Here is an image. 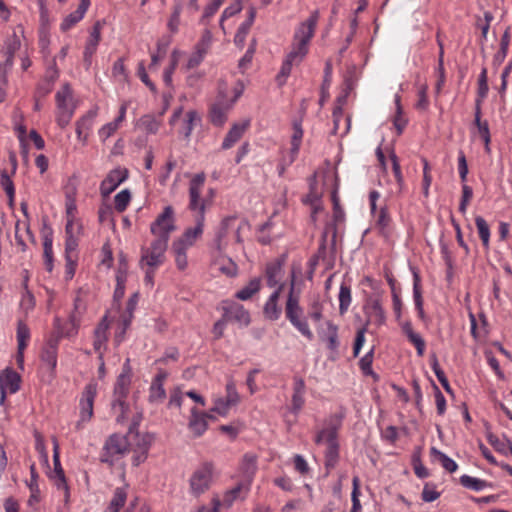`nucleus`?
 Instances as JSON below:
<instances>
[{
	"label": "nucleus",
	"mask_w": 512,
	"mask_h": 512,
	"mask_svg": "<svg viewBox=\"0 0 512 512\" xmlns=\"http://www.w3.org/2000/svg\"><path fill=\"white\" fill-rule=\"evenodd\" d=\"M42 361L48 366L50 370L55 369L57 365V342L51 341L49 342L43 352H42Z\"/></svg>",
	"instance_id": "obj_37"
},
{
	"label": "nucleus",
	"mask_w": 512,
	"mask_h": 512,
	"mask_svg": "<svg viewBox=\"0 0 512 512\" xmlns=\"http://www.w3.org/2000/svg\"><path fill=\"white\" fill-rule=\"evenodd\" d=\"M130 200H131V194L128 189H124V190L120 191L114 197L115 209L118 212H123L127 208L128 204L130 203Z\"/></svg>",
	"instance_id": "obj_57"
},
{
	"label": "nucleus",
	"mask_w": 512,
	"mask_h": 512,
	"mask_svg": "<svg viewBox=\"0 0 512 512\" xmlns=\"http://www.w3.org/2000/svg\"><path fill=\"white\" fill-rule=\"evenodd\" d=\"M30 480L27 482V486L30 490V497L28 499V504L33 506L40 501V489L38 485V474L36 472L35 464L32 463L30 465Z\"/></svg>",
	"instance_id": "obj_31"
},
{
	"label": "nucleus",
	"mask_w": 512,
	"mask_h": 512,
	"mask_svg": "<svg viewBox=\"0 0 512 512\" xmlns=\"http://www.w3.org/2000/svg\"><path fill=\"white\" fill-rule=\"evenodd\" d=\"M488 440H489L490 444L499 452L506 454V455L508 453H510L512 455V443L510 440H508V439L500 440L493 435H490L488 437Z\"/></svg>",
	"instance_id": "obj_56"
},
{
	"label": "nucleus",
	"mask_w": 512,
	"mask_h": 512,
	"mask_svg": "<svg viewBox=\"0 0 512 512\" xmlns=\"http://www.w3.org/2000/svg\"><path fill=\"white\" fill-rule=\"evenodd\" d=\"M285 314L291 325L306 339L312 340L314 335L309 326L304 310L300 305L299 295L295 293L294 279L291 281L290 290L285 304Z\"/></svg>",
	"instance_id": "obj_3"
},
{
	"label": "nucleus",
	"mask_w": 512,
	"mask_h": 512,
	"mask_svg": "<svg viewBox=\"0 0 512 512\" xmlns=\"http://www.w3.org/2000/svg\"><path fill=\"white\" fill-rule=\"evenodd\" d=\"M201 123V117L196 110H189L184 117L179 128V133L185 138H189L194 128Z\"/></svg>",
	"instance_id": "obj_29"
},
{
	"label": "nucleus",
	"mask_w": 512,
	"mask_h": 512,
	"mask_svg": "<svg viewBox=\"0 0 512 512\" xmlns=\"http://www.w3.org/2000/svg\"><path fill=\"white\" fill-rule=\"evenodd\" d=\"M29 339H30L29 328L23 322H19L18 327H17L18 350H25Z\"/></svg>",
	"instance_id": "obj_55"
},
{
	"label": "nucleus",
	"mask_w": 512,
	"mask_h": 512,
	"mask_svg": "<svg viewBox=\"0 0 512 512\" xmlns=\"http://www.w3.org/2000/svg\"><path fill=\"white\" fill-rule=\"evenodd\" d=\"M38 45L41 54L44 57H48L51 53L50 45H51V36L49 31L46 28H42L39 32V40Z\"/></svg>",
	"instance_id": "obj_54"
},
{
	"label": "nucleus",
	"mask_w": 512,
	"mask_h": 512,
	"mask_svg": "<svg viewBox=\"0 0 512 512\" xmlns=\"http://www.w3.org/2000/svg\"><path fill=\"white\" fill-rule=\"evenodd\" d=\"M241 10H242V3L240 0H236L234 3H232L231 5H229L228 7H226L224 9V11L222 12V15L220 17V21H219L220 28L224 33H226L225 26H224L225 20L238 14L239 12H241Z\"/></svg>",
	"instance_id": "obj_51"
},
{
	"label": "nucleus",
	"mask_w": 512,
	"mask_h": 512,
	"mask_svg": "<svg viewBox=\"0 0 512 512\" xmlns=\"http://www.w3.org/2000/svg\"><path fill=\"white\" fill-rule=\"evenodd\" d=\"M228 403L236 406L240 402V395L237 392L236 385L232 379L226 384V397Z\"/></svg>",
	"instance_id": "obj_61"
},
{
	"label": "nucleus",
	"mask_w": 512,
	"mask_h": 512,
	"mask_svg": "<svg viewBox=\"0 0 512 512\" xmlns=\"http://www.w3.org/2000/svg\"><path fill=\"white\" fill-rule=\"evenodd\" d=\"M135 436H136L137 442L135 444L134 449H137V450H140L143 452L144 451L148 452L150 449V446L152 444V441H153V436L148 433H146V434L137 433Z\"/></svg>",
	"instance_id": "obj_62"
},
{
	"label": "nucleus",
	"mask_w": 512,
	"mask_h": 512,
	"mask_svg": "<svg viewBox=\"0 0 512 512\" xmlns=\"http://www.w3.org/2000/svg\"><path fill=\"white\" fill-rule=\"evenodd\" d=\"M342 426V416L331 414L317 427L314 442L317 445H326V466L333 467L338 459V431Z\"/></svg>",
	"instance_id": "obj_2"
},
{
	"label": "nucleus",
	"mask_w": 512,
	"mask_h": 512,
	"mask_svg": "<svg viewBox=\"0 0 512 512\" xmlns=\"http://www.w3.org/2000/svg\"><path fill=\"white\" fill-rule=\"evenodd\" d=\"M128 106L129 103L127 101L123 102L119 108V115L117 116V118L114 121L104 124L98 130V136L102 142H105L118 130V128L126 118Z\"/></svg>",
	"instance_id": "obj_22"
},
{
	"label": "nucleus",
	"mask_w": 512,
	"mask_h": 512,
	"mask_svg": "<svg viewBox=\"0 0 512 512\" xmlns=\"http://www.w3.org/2000/svg\"><path fill=\"white\" fill-rule=\"evenodd\" d=\"M233 406L234 405L228 403L225 398L219 397L214 400V405L211 411L221 416H226L229 413L230 408Z\"/></svg>",
	"instance_id": "obj_63"
},
{
	"label": "nucleus",
	"mask_w": 512,
	"mask_h": 512,
	"mask_svg": "<svg viewBox=\"0 0 512 512\" xmlns=\"http://www.w3.org/2000/svg\"><path fill=\"white\" fill-rule=\"evenodd\" d=\"M222 308L227 320L235 321L241 326H247L250 323L249 312L241 304L225 301Z\"/></svg>",
	"instance_id": "obj_19"
},
{
	"label": "nucleus",
	"mask_w": 512,
	"mask_h": 512,
	"mask_svg": "<svg viewBox=\"0 0 512 512\" xmlns=\"http://www.w3.org/2000/svg\"><path fill=\"white\" fill-rule=\"evenodd\" d=\"M402 330L409 341L415 346L418 356H423L425 351V342L423 338L413 330L411 323L405 322L402 325Z\"/></svg>",
	"instance_id": "obj_33"
},
{
	"label": "nucleus",
	"mask_w": 512,
	"mask_h": 512,
	"mask_svg": "<svg viewBox=\"0 0 512 512\" xmlns=\"http://www.w3.org/2000/svg\"><path fill=\"white\" fill-rule=\"evenodd\" d=\"M97 395V384L89 383L85 386L84 391L82 392L79 406H80V420L77 422V428L81 426V424L90 421L93 416V405L94 400Z\"/></svg>",
	"instance_id": "obj_14"
},
{
	"label": "nucleus",
	"mask_w": 512,
	"mask_h": 512,
	"mask_svg": "<svg viewBox=\"0 0 512 512\" xmlns=\"http://www.w3.org/2000/svg\"><path fill=\"white\" fill-rule=\"evenodd\" d=\"M283 288L284 284H280L269 296L264 305L263 313L265 317L269 320L276 321L281 316L282 308L279 305V299Z\"/></svg>",
	"instance_id": "obj_21"
},
{
	"label": "nucleus",
	"mask_w": 512,
	"mask_h": 512,
	"mask_svg": "<svg viewBox=\"0 0 512 512\" xmlns=\"http://www.w3.org/2000/svg\"><path fill=\"white\" fill-rule=\"evenodd\" d=\"M183 9V4L181 1H175V5L173 7V12L168 20L167 27L168 30L175 34L179 30L180 26V16Z\"/></svg>",
	"instance_id": "obj_45"
},
{
	"label": "nucleus",
	"mask_w": 512,
	"mask_h": 512,
	"mask_svg": "<svg viewBox=\"0 0 512 512\" xmlns=\"http://www.w3.org/2000/svg\"><path fill=\"white\" fill-rule=\"evenodd\" d=\"M213 479V465L204 463L197 468L190 477V492L194 496H199L207 491Z\"/></svg>",
	"instance_id": "obj_11"
},
{
	"label": "nucleus",
	"mask_w": 512,
	"mask_h": 512,
	"mask_svg": "<svg viewBox=\"0 0 512 512\" xmlns=\"http://www.w3.org/2000/svg\"><path fill=\"white\" fill-rule=\"evenodd\" d=\"M55 103V120L57 125L63 129L70 123L79 104L78 99L68 83H64L56 92Z\"/></svg>",
	"instance_id": "obj_4"
},
{
	"label": "nucleus",
	"mask_w": 512,
	"mask_h": 512,
	"mask_svg": "<svg viewBox=\"0 0 512 512\" xmlns=\"http://www.w3.org/2000/svg\"><path fill=\"white\" fill-rule=\"evenodd\" d=\"M206 176L204 173H198L191 179L189 183V209L197 212L196 216L205 218V210L209 204L208 198L201 197Z\"/></svg>",
	"instance_id": "obj_9"
},
{
	"label": "nucleus",
	"mask_w": 512,
	"mask_h": 512,
	"mask_svg": "<svg viewBox=\"0 0 512 512\" xmlns=\"http://www.w3.org/2000/svg\"><path fill=\"white\" fill-rule=\"evenodd\" d=\"M128 178V170L124 167H116L111 170L100 184L101 195L107 197L115 191Z\"/></svg>",
	"instance_id": "obj_16"
},
{
	"label": "nucleus",
	"mask_w": 512,
	"mask_h": 512,
	"mask_svg": "<svg viewBox=\"0 0 512 512\" xmlns=\"http://www.w3.org/2000/svg\"><path fill=\"white\" fill-rule=\"evenodd\" d=\"M256 12L254 8H250L248 11V17L247 19L239 26L235 37H234V43L242 48L244 46L246 37L248 35V32L253 25V22L255 20Z\"/></svg>",
	"instance_id": "obj_30"
},
{
	"label": "nucleus",
	"mask_w": 512,
	"mask_h": 512,
	"mask_svg": "<svg viewBox=\"0 0 512 512\" xmlns=\"http://www.w3.org/2000/svg\"><path fill=\"white\" fill-rule=\"evenodd\" d=\"M204 221L203 215L196 216L195 225L185 229L184 233L178 239L191 248L203 234Z\"/></svg>",
	"instance_id": "obj_26"
},
{
	"label": "nucleus",
	"mask_w": 512,
	"mask_h": 512,
	"mask_svg": "<svg viewBox=\"0 0 512 512\" xmlns=\"http://www.w3.org/2000/svg\"><path fill=\"white\" fill-rule=\"evenodd\" d=\"M130 384L131 375L127 360L126 363L124 364L123 371L117 377L114 386L112 410L116 415L117 422L119 423L124 422L127 418L128 404L126 403V398L129 393Z\"/></svg>",
	"instance_id": "obj_5"
},
{
	"label": "nucleus",
	"mask_w": 512,
	"mask_h": 512,
	"mask_svg": "<svg viewBox=\"0 0 512 512\" xmlns=\"http://www.w3.org/2000/svg\"><path fill=\"white\" fill-rule=\"evenodd\" d=\"M130 443L126 436L112 434L105 441L101 453V461L110 465L124 457L129 451Z\"/></svg>",
	"instance_id": "obj_7"
},
{
	"label": "nucleus",
	"mask_w": 512,
	"mask_h": 512,
	"mask_svg": "<svg viewBox=\"0 0 512 512\" xmlns=\"http://www.w3.org/2000/svg\"><path fill=\"white\" fill-rule=\"evenodd\" d=\"M139 125L147 133L155 134L160 127V121L152 115H145L139 120Z\"/></svg>",
	"instance_id": "obj_53"
},
{
	"label": "nucleus",
	"mask_w": 512,
	"mask_h": 512,
	"mask_svg": "<svg viewBox=\"0 0 512 512\" xmlns=\"http://www.w3.org/2000/svg\"><path fill=\"white\" fill-rule=\"evenodd\" d=\"M97 115L98 107L96 106L91 108L86 114L76 121V135L78 141H80L82 145L87 144L90 131L92 130Z\"/></svg>",
	"instance_id": "obj_17"
},
{
	"label": "nucleus",
	"mask_w": 512,
	"mask_h": 512,
	"mask_svg": "<svg viewBox=\"0 0 512 512\" xmlns=\"http://www.w3.org/2000/svg\"><path fill=\"white\" fill-rule=\"evenodd\" d=\"M394 102L396 106V115L393 119V124L397 129L398 134H401L407 124V119L403 116L401 97L399 94L395 95Z\"/></svg>",
	"instance_id": "obj_46"
},
{
	"label": "nucleus",
	"mask_w": 512,
	"mask_h": 512,
	"mask_svg": "<svg viewBox=\"0 0 512 512\" xmlns=\"http://www.w3.org/2000/svg\"><path fill=\"white\" fill-rule=\"evenodd\" d=\"M85 13L86 12L77 8L74 12L70 13L63 19V21L60 25V29L63 32L70 30L73 26H75L84 17Z\"/></svg>",
	"instance_id": "obj_50"
},
{
	"label": "nucleus",
	"mask_w": 512,
	"mask_h": 512,
	"mask_svg": "<svg viewBox=\"0 0 512 512\" xmlns=\"http://www.w3.org/2000/svg\"><path fill=\"white\" fill-rule=\"evenodd\" d=\"M318 20L319 12L315 10L295 29L291 50L285 57L281 69L276 76L279 86H283L287 82L292 67L298 66L308 54L309 43L314 36Z\"/></svg>",
	"instance_id": "obj_1"
},
{
	"label": "nucleus",
	"mask_w": 512,
	"mask_h": 512,
	"mask_svg": "<svg viewBox=\"0 0 512 512\" xmlns=\"http://www.w3.org/2000/svg\"><path fill=\"white\" fill-rule=\"evenodd\" d=\"M212 266L228 277H234L238 272L236 263L224 253L212 252Z\"/></svg>",
	"instance_id": "obj_23"
},
{
	"label": "nucleus",
	"mask_w": 512,
	"mask_h": 512,
	"mask_svg": "<svg viewBox=\"0 0 512 512\" xmlns=\"http://www.w3.org/2000/svg\"><path fill=\"white\" fill-rule=\"evenodd\" d=\"M460 483L463 487L477 492L482 491L489 486V484L485 480L472 477L469 475H462L460 477Z\"/></svg>",
	"instance_id": "obj_44"
},
{
	"label": "nucleus",
	"mask_w": 512,
	"mask_h": 512,
	"mask_svg": "<svg viewBox=\"0 0 512 512\" xmlns=\"http://www.w3.org/2000/svg\"><path fill=\"white\" fill-rule=\"evenodd\" d=\"M473 197V190L467 184H462V196L459 204V211L464 215L467 212V207L469 205L470 200Z\"/></svg>",
	"instance_id": "obj_59"
},
{
	"label": "nucleus",
	"mask_w": 512,
	"mask_h": 512,
	"mask_svg": "<svg viewBox=\"0 0 512 512\" xmlns=\"http://www.w3.org/2000/svg\"><path fill=\"white\" fill-rule=\"evenodd\" d=\"M250 123L251 121L249 118L233 123L223 139L221 148L223 150H227L233 147L242 138L246 130L249 128Z\"/></svg>",
	"instance_id": "obj_20"
},
{
	"label": "nucleus",
	"mask_w": 512,
	"mask_h": 512,
	"mask_svg": "<svg viewBox=\"0 0 512 512\" xmlns=\"http://www.w3.org/2000/svg\"><path fill=\"white\" fill-rule=\"evenodd\" d=\"M182 52L180 50L174 49L171 52L170 56V65L164 70L163 80L167 86H171L172 84V75L179 63V60L182 56Z\"/></svg>",
	"instance_id": "obj_42"
},
{
	"label": "nucleus",
	"mask_w": 512,
	"mask_h": 512,
	"mask_svg": "<svg viewBox=\"0 0 512 512\" xmlns=\"http://www.w3.org/2000/svg\"><path fill=\"white\" fill-rule=\"evenodd\" d=\"M66 237L79 238L82 233V225L77 219L66 221Z\"/></svg>",
	"instance_id": "obj_64"
},
{
	"label": "nucleus",
	"mask_w": 512,
	"mask_h": 512,
	"mask_svg": "<svg viewBox=\"0 0 512 512\" xmlns=\"http://www.w3.org/2000/svg\"><path fill=\"white\" fill-rule=\"evenodd\" d=\"M166 378V373L160 372L153 379L149 389V401L151 403H160L166 396L163 382Z\"/></svg>",
	"instance_id": "obj_28"
},
{
	"label": "nucleus",
	"mask_w": 512,
	"mask_h": 512,
	"mask_svg": "<svg viewBox=\"0 0 512 512\" xmlns=\"http://www.w3.org/2000/svg\"><path fill=\"white\" fill-rule=\"evenodd\" d=\"M100 39H101L100 24L96 23L90 32V35L86 42L84 53H83L84 62L87 66H90L92 63V57L97 50Z\"/></svg>",
	"instance_id": "obj_25"
},
{
	"label": "nucleus",
	"mask_w": 512,
	"mask_h": 512,
	"mask_svg": "<svg viewBox=\"0 0 512 512\" xmlns=\"http://www.w3.org/2000/svg\"><path fill=\"white\" fill-rule=\"evenodd\" d=\"M168 242L155 238L148 247L141 250L140 264L147 268H157L164 263Z\"/></svg>",
	"instance_id": "obj_8"
},
{
	"label": "nucleus",
	"mask_w": 512,
	"mask_h": 512,
	"mask_svg": "<svg viewBox=\"0 0 512 512\" xmlns=\"http://www.w3.org/2000/svg\"><path fill=\"white\" fill-rule=\"evenodd\" d=\"M475 224L482 244L484 248L488 250L490 247V229L488 223L483 217L477 216L475 218Z\"/></svg>",
	"instance_id": "obj_43"
},
{
	"label": "nucleus",
	"mask_w": 512,
	"mask_h": 512,
	"mask_svg": "<svg viewBox=\"0 0 512 512\" xmlns=\"http://www.w3.org/2000/svg\"><path fill=\"white\" fill-rule=\"evenodd\" d=\"M413 298L416 310L421 319H424L423 299L420 290V278L417 273H414V284H413Z\"/></svg>",
	"instance_id": "obj_48"
},
{
	"label": "nucleus",
	"mask_w": 512,
	"mask_h": 512,
	"mask_svg": "<svg viewBox=\"0 0 512 512\" xmlns=\"http://www.w3.org/2000/svg\"><path fill=\"white\" fill-rule=\"evenodd\" d=\"M19 30L20 35L14 30L12 35L5 41L7 59L3 64H0V74L3 78L5 77L6 71L13 66L15 53L22 48V38H24V36L22 29L19 28Z\"/></svg>",
	"instance_id": "obj_15"
},
{
	"label": "nucleus",
	"mask_w": 512,
	"mask_h": 512,
	"mask_svg": "<svg viewBox=\"0 0 512 512\" xmlns=\"http://www.w3.org/2000/svg\"><path fill=\"white\" fill-rule=\"evenodd\" d=\"M302 138H303V130H302L301 123L298 121H295L293 123V133L291 136V160H290V162H292L295 159V157L297 156L300 146H301Z\"/></svg>",
	"instance_id": "obj_38"
},
{
	"label": "nucleus",
	"mask_w": 512,
	"mask_h": 512,
	"mask_svg": "<svg viewBox=\"0 0 512 512\" xmlns=\"http://www.w3.org/2000/svg\"><path fill=\"white\" fill-rule=\"evenodd\" d=\"M43 258L46 270L51 272L53 270V240L50 235L43 237Z\"/></svg>",
	"instance_id": "obj_41"
},
{
	"label": "nucleus",
	"mask_w": 512,
	"mask_h": 512,
	"mask_svg": "<svg viewBox=\"0 0 512 512\" xmlns=\"http://www.w3.org/2000/svg\"><path fill=\"white\" fill-rule=\"evenodd\" d=\"M54 484L59 493V497L62 498L64 505L68 506L70 502V490L67 485L65 475L62 469L57 471V476H54Z\"/></svg>",
	"instance_id": "obj_35"
},
{
	"label": "nucleus",
	"mask_w": 512,
	"mask_h": 512,
	"mask_svg": "<svg viewBox=\"0 0 512 512\" xmlns=\"http://www.w3.org/2000/svg\"><path fill=\"white\" fill-rule=\"evenodd\" d=\"M20 377L12 369L7 368L0 373V404H3L7 393H15L19 389Z\"/></svg>",
	"instance_id": "obj_18"
},
{
	"label": "nucleus",
	"mask_w": 512,
	"mask_h": 512,
	"mask_svg": "<svg viewBox=\"0 0 512 512\" xmlns=\"http://www.w3.org/2000/svg\"><path fill=\"white\" fill-rule=\"evenodd\" d=\"M233 108V101H228V98L222 91L219 92L218 98L210 107L209 120L217 127H222L228 118V114Z\"/></svg>",
	"instance_id": "obj_13"
},
{
	"label": "nucleus",
	"mask_w": 512,
	"mask_h": 512,
	"mask_svg": "<svg viewBox=\"0 0 512 512\" xmlns=\"http://www.w3.org/2000/svg\"><path fill=\"white\" fill-rule=\"evenodd\" d=\"M338 299H339V311L341 314H344L348 310V308L351 304V301H352L351 289L348 285H346L344 283L341 284Z\"/></svg>",
	"instance_id": "obj_49"
},
{
	"label": "nucleus",
	"mask_w": 512,
	"mask_h": 512,
	"mask_svg": "<svg viewBox=\"0 0 512 512\" xmlns=\"http://www.w3.org/2000/svg\"><path fill=\"white\" fill-rule=\"evenodd\" d=\"M188 428L194 436L199 437L205 433L208 428L206 412H200L196 408L190 410Z\"/></svg>",
	"instance_id": "obj_24"
},
{
	"label": "nucleus",
	"mask_w": 512,
	"mask_h": 512,
	"mask_svg": "<svg viewBox=\"0 0 512 512\" xmlns=\"http://www.w3.org/2000/svg\"><path fill=\"white\" fill-rule=\"evenodd\" d=\"M266 283L270 288H277L281 283L282 268L280 263H270L266 267Z\"/></svg>",
	"instance_id": "obj_34"
},
{
	"label": "nucleus",
	"mask_w": 512,
	"mask_h": 512,
	"mask_svg": "<svg viewBox=\"0 0 512 512\" xmlns=\"http://www.w3.org/2000/svg\"><path fill=\"white\" fill-rule=\"evenodd\" d=\"M107 329L108 323L106 322V318L102 320V322L95 329V337H94V349L97 351L100 356L102 355L101 349L105 346L107 341Z\"/></svg>",
	"instance_id": "obj_39"
},
{
	"label": "nucleus",
	"mask_w": 512,
	"mask_h": 512,
	"mask_svg": "<svg viewBox=\"0 0 512 512\" xmlns=\"http://www.w3.org/2000/svg\"><path fill=\"white\" fill-rule=\"evenodd\" d=\"M175 229L174 211L171 206H166L162 213L151 224V233L158 239L169 241L170 233Z\"/></svg>",
	"instance_id": "obj_12"
},
{
	"label": "nucleus",
	"mask_w": 512,
	"mask_h": 512,
	"mask_svg": "<svg viewBox=\"0 0 512 512\" xmlns=\"http://www.w3.org/2000/svg\"><path fill=\"white\" fill-rule=\"evenodd\" d=\"M320 338L326 342V346L332 352H336L339 347L338 327L331 321L326 322V329L318 331Z\"/></svg>",
	"instance_id": "obj_27"
},
{
	"label": "nucleus",
	"mask_w": 512,
	"mask_h": 512,
	"mask_svg": "<svg viewBox=\"0 0 512 512\" xmlns=\"http://www.w3.org/2000/svg\"><path fill=\"white\" fill-rule=\"evenodd\" d=\"M257 469L256 455L250 453L245 454L240 464V474L242 479L240 483L227 494L230 503L241 494L246 495L248 493Z\"/></svg>",
	"instance_id": "obj_6"
},
{
	"label": "nucleus",
	"mask_w": 512,
	"mask_h": 512,
	"mask_svg": "<svg viewBox=\"0 0 512 512\" xmlns=\"http://www.w3.org/2000/svg\"><path fill=\"white\" fill-rule=\"evenodd\" d=\"M127 493L124 488H116L113 498L105 512H119L126 502Z\"/></svg>",
	"instance_id": "obj_47"
},
{
	"label": "nucleus",
	"mask_w": 512,
	"mask_h": 512,
	"mask_svg": "<svg viewBox=\"0 0 512 512\" xmlns=\"http://www.w3.org/2000/svg\"><path fill=\"white\" fill-rule=\"evenodd\" d=\"M212 40H213V36H212L211 31L206 29L203 31L201 38L195 45L194 49L206 55L208 50L210 49Z\"/></svg>",
	"instance_id": "obj_58"
},
{
	"label": "nucleus",
	"mask_w": 512,
	"mask_h": 512,
	"mask_svg": "<svg viewBox=\"0 0 512 512\" xmlns=\"http://www.w3.org/2000/svg\"><path fill=\"white\" fill-rule=\"evenodd\" d=\"M431 456L434 461L440 463L441 466L450 473L455 472L458 468L457 463L452 458L435 447L431 448Z\"/></svg>",
	"instance_id": "obj_36"
},
{
	"label": "nucleus",
	"mask_w": 512,
	"mask_h": 512,
	"mask_svg": "<svg viewBox=\"0 0 512 512\" xmlns=\"http://www.w3.org/2000/svg\"><path fill=\"white\" fill-rule=\"evenodd\" d=\"M0 185L8 196L10 202H13L15 196V187L11 177L6 170H2L0 174Z\"/></svg>",
	"instance_id": "obj_52"
},
{
	"label": "nucleus",
	"mask_w": 512,
	"mask_h": 512,
	"mask_svg": "<svg viewBox=\"0 0 512 512\" xmlns=\"http://www.w3.org/2000/svg\"><path fill=\"white\" fill-rule=\"evenodd\" d=\"M185 396L186 393L182 392L178 387L171 390L168 401V408H180Z\"/></svg>",
	"instance_id": "obj_60"
},
{
	"label": "nucleus",
	"mask_w": 512,
	"mask_h": 512,
	"mask_svg": "<svg viewBox=\"0 0 512 512\" xmlns=\"http://www.w3.org/2000/svg\"><path fill=\"white\" fill-rule=\"evenodd\" d=\"M261 288V279L253 278L245 287L236 293V298L242 301L250 299Z\"/></svg>",
	"instance_id": "obj_40"
},
{
	"label": "nucleus",
	"mask_w": 512,
	"mask_h": 512,
	"mask_svg": "<svg viewBox=\"0 0 512 512\" xmlns=\"http://www.w3.org/2000/svg\"><path fill=\"white\" fill-rule=\"evenodd\" d=\"M366 314L369 321L376 325H382L385 322V313L378 300H371L366 306Z\"/></svg>",
	"instance_id": "obj_32"
},
{
	"label": "nucleus",
	"mask_w": 512,
	"mask_h": 512,
	"mask_svg": "<svg viewBox=\"0 0 512 512\" xmlns=\"http://www.w3.org/2000/svg\"><path fill=\"white\" fill-rule=\"evenodd\" d=\"M239 230L240 227H235L234 217H227L223 219L216 230L215 238L212 242V252L222 254L226 251L229 244V235L231 232L235 233L236 241L240 242L241 238Z\"/></svg>",
	"instance_id": "obj_10"
}]
</instances>
